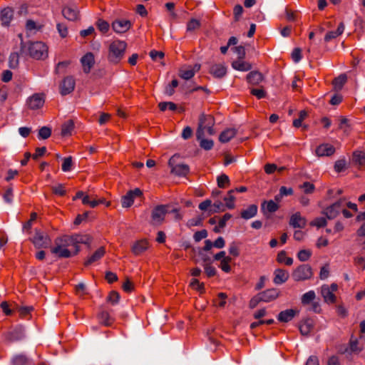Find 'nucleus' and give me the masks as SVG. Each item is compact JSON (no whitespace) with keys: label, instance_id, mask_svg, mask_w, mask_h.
<instances>
[{"label":"nucleus","instance_id":"f3484780","mask_svg":"<svg viewBox=\"0 0 365 365\" xmlns=\"http://www.w3.org/2000/svg\"><path fill=\"white\" fill-rule=\"evenodd\" d=\"M289 223L294 228H304L307 225V220L302 217L300 212H297L291 216Z\"/></svg>","mask_w":365,"mask_h":365},{"label":"nucleus","instance_id":"338daca9","mask_svg":"<svg viewBox=\"0 0 365 365\" xmlns=\"http://www.w3.org/2000/svg\"><path fill=\"white\" fill-rule=\"evenodd\" d=\"M300 187L304 190V192L307 194H311L314 191L315 187L314 184L309 182H304Z\"/></svg>","mask_w":365,"mask_h":365},{"label":"nucleus","instance_id":"4c0bfd02","mask_svg":"<svg viewBox=\"0 0 365 365\" xmlns=\"http://www.w3.org/2000/svg\"><path fill=\"white\" fill-rule=\"evenodd\" d=\"M277 261L279 263H284L287 266H291L293 264V259L287 256V252L284 250L280 251L277 257Z\"/></svg>","mask_w":365,"mask_h":365},{"label":"nucleus","instance_id":"1a4fd4ad","mask_svg":"<svg viewBox=\"0 0 365 365\" xmlns=\"http://www.w3.org/2000/svg\"><path fill=\"white\" fill-rule=\"evenodd\" d=\"M168 205H160L154 207L152 211L151 218L152 224L159 225L164 221L165 217L168 213Z\"/></svg>","mask_w":365,"mask_h":365},{"label":"nucleus","instance_id":"c756f323","mask_svg":"<svg viewBox=\"0 0 365 365\" xmlns=\"http://www.w3.org/2000/svg\"><path fill=\"white\" fill-rule=\"evenodd\" d=\"M257 209L256 205H250L247 209L241 211L240 216L245 220H249L257 215Z\"/></svg>","mask_w":365,"mask_h":365},{"label":"nucleus","instance_id":"774afa93","mask_svg":"<svg viewBox=\"0 0 365 365\" xmlns=\"http://www.w3.org/2000/svg\"><path fill=\"white\" fill-rule=\"evenodd\" d=\"M354 265L361 269V270L365 269V258L363 257H356L354 259Z\"/></svg>","mask_w":365,"mask_h":365},{"label":"nucleus","instance_id":"f704fd0d","mask_svg":"<svg viewBox=\"0 0 365 365\" xmlns=\"http://www.w3.org/2000/svg\"><path fill=\"white\" fill-rule=\"evenodd\" d=\"M279 209V205L277 202L273 200L264 201L262 204V210L264 212L267 211L268 212L272 213L276 212Z\"/></svg>","mask_w":365,"mask_h":365},{"label":"nucleus","instance_id":"aec40b11","mask_svg":"<svg viewBox=\"0 0 365 365\" xmlns=\"http://www.w3.org/2000/svg\"><path fill=\"white\" fill-rule=\"evenodd\" d=\"M259 294L262 302H269L278 297L279 292L277 289H269L259 293Z\"/></svg>","mask_w":365,"mask_h":365},{"label":"nucleus","instance_id":"6ab92c4d","mask_svg":"<svg viewBox=\"0 0 365 365\" xmlns=\"http://www.w3.org/2000/svg\"><path fill=\"white\" fill-rule=\"evenodd\" d=\"M13 17L14 10L11 8L6 7L1 11L0 19L3 26H9Z\"/></svg>","mask_w":365,"mask_h":365},{"label":"nucleus","instance_id":"603ef678","mask_svg":"<svg viewBox=\"0 0 365 365\" xmlns=\"http://www.w3.org/2000/svg\"><path fill=\"white\" fill-rule=\"evenodd\" d=\"M312 251L309 250H302L297 254V257L301 262H306L312 256Z\"/></svg>","mask_w":365,"mask_h":365},{"label":"nucleus","instance_id":"37998d69","mask_svg":"<svg viewBox=\"0 0 365 365\" xmlns=\"http://www.w3.org/2000/svg\"><path fill=\"white\" fill-rule=\"evenodd\" d=\"M195 71L190 69V67L188 68H181L179 71L180 77L185 80L191 79L195 76Z\"/></svg>","mask_w":365,"mask_h":365},{"label":"nucleus","instance_id":"bb28decb","mask_svg":"<svg viewBox=\"0 0 365 365\" xmlns=\"http://www.w3.org/2000/svg\"><path fill=\"white\" fill-rule=\"evenodd\" d=\"M98 318L99 322L106 327L110 326L114 322V319L110 317V313L106 310L101 311L98 314Z\"/></svg>","mask_w":365,"mask_h":365},{"label":"nucleus","instance_id":"f03ea898","mask_svg":"<svg viewBox=\"0 0 365 365\" xmlns=\"http://www.w3.org/2000/svg\"><path fill=\"white\" fill-rule=\"evenodd\" d=\"M70 246L71 244L68 235H63L55 239L51 252L60 258H68L72 256V252L68 249Z\"/></svg>","mask_w":365,"mask_h":365},{"label":"nucleus","instance_id":"de8ad7c7","mask_svg":"<svg viewBox=\"0 0 365 365\" xmlns=\"http://www.w3.org/2000/svg\"><path fill=\"white\" fill-rule=\"evenodd\" d=\"M217 186L220 188H225L230 185L229 177L225 174H222L217 178Z\"/></svg>","mask_w":365,"mask_h":365},{"label":"nucleus","instance_id":"423d86ee","mask_svg":"<svg viewBox=\"0 0 365 365\" xmlns=\"http://www.w3.org/2000/svg\"><path fill=\"white\" fill-rule=\"evenodd\" d=\"M344 207V200L343 199H340L324 209L322 213L324 215L327 219L332 220L336 218L339 215L342 207Z\"/></svg>","mask_w":365,"mask_h":365},{"label":"nucleus","instance_id":"e433bc0d","mask_svg":"<svg viewBox=\"0 0 365 365\" xmlns=\"http://www.w3.org/2000/svg\"><path fill=\"white\" fill-rule=\"evenodd\" d=\"M74 128V123L72 120H68L62 125L61 135H71Z\"/></svg>","mask_w":365,"mask_h":365},{"label":"nucleus","instance_id":"72a5a7b5","mask_svg":"<svg viewBox=\"0 0 365 365\" xmlns=\"http://www.w3.org/2000/svg\"><path fill=\"white\" fill-rule=\"evenodd\" d=\"M43 27V24H38L31 19H28L26 22L25 29L26 33H31L33 31H41Z\"/></svg>","mask_w":365,"mask_h":365},{"label":"nucleus","instance_id":"a878e982","mask_svg":"<svg viewBox=\"0 0 365 365\" xmlns=\"http://www.w3.org/2000/svg\"><path fill=\"white\" fill-rule=\"evenodd\" d=\"M24 336V331L21 328H16L6 334V339L9 342L21 340Z\"/></svg>","mask_w":365,"mask_h":365},{"label":"nucleus","instance_id":"69168bd1","mask_svg":"<svg viewBox=\"0 0 365 365\" xmlns=\"http://www.w3.org/2000/svg\"><path fill=\"white\" fill-rule=\"evenodd\" d=\"M190 286L197 291L202 292H205V285L203 283H200L198 279H192L190 282Z\"/></svg>","mask_w":365,"mask_h":365},{"label":"nucleus","instance_id":"20e7f679","mask_svg":"<svg viewBox=\"0 0 365 365\" xmlns=\"http://www.w3.org/2000/svg\"><path fill=\"white\" fill-rule=\"evenodd\" d=\"M214 119L211 115L202 114L199 118V125L197 130L196 135L197 139H201L204 136V132L206 130L208 134L213 135Z\"/></svg>","mask_w":365,"mask_h":365},{"label":"nucleus","instance_id":"5701e85b","mask_svg":"<svg viewBox=\"0 0 365 365\" xmlns=\"http://www.w3.org/2000/svg\"><path fill=\"white\" fill-rule=\"evenodd\" d=\"M169 165L171 166V173L179 176H185L190 171L189 166L185 164H178L173 166L171 160H169Z\"/></svg>","mask_w":365,"mask_h":365},{"label":"nucleus","instance_id":"680f3d73","mask_svg":"<svg viewBox=\"0 0 365 365\" xmlns=\"http://www.w3.org/2000/svg\"><path fill=\"white\" fill-rule=\"evenodd\" d=\"M250 93L258 99L265 98L267 94L266 91L263 88H252L251 89Z\"/></svg>","mask_w":365,"mask_h":365},{"label":"nucleus","instance_id":"e2e57ef3","mask_svg":"<svg viewBox=\"0 0 365 365\" xmlns=\"http://www.w3.org/2000/svg\"><path fill=\"white\" fill-rule=\"evenodd\" d=\"M204 269L208 277H214L217 273L215 267L207 263L204 264Z\"/></svg>","mask_w":365,"mask_h":365},{"label":"nucleus","instance_id":"58836bf2","mask_svg":"<svg viewBox=\"0 0 365 365\" xmlns=\"http://www.w3.org/2000/svg\"><path fill=\"white\" fill-rule=\"evenodd\" d=\"M234 190H230L228 191L227 195L224 197V201L225 202V206L228 209H234L235 208V197L234 196Z\"/></svg>","mask_w":365,"mask_h":365},{"label":"nucleus","instance_id":"0eeeda50","mask_svg":"<svg viewBox=\"0 0 365 365\" xmlns=\"http://www.w3.org/2000/svg\"><path fill=\"white\" fill-rule=\"evenodd\" d=\"M70 243L71 246L75 247V252L73 255H77L80 251L79 244L89 245L92 241V237L87 234H75L73 235H68Z\"/></svg>","mask_w":365,"mask_h":365},{"label":"nucleus","instance_id":"bf43d9fd","mask_svg":"<svg viewBox=\"0 0 365 365\" xmlns=\"http://www.w3.org/2000/svg\"><path fill=\"white\" fill-rule=\"evenodd\" d=\"M52 192L53 194L59 196H64L66 193V190L62 184L52 187Z\"/></svg>","mask_w":365,"mask_h":365},{"label":"nucleus","instance_id":"393cba45","mask_svg":"<svg viewBox=\"0 0 365 365\" xmlns=\"http://www.w3.org/2000/svg\"><path fill=\"white\" fill-rule=\"evenodd\" d=\"M210 73L215 78H222L227 73V68L223 64H214L210 68Z\"/></svg>","mask_w":365,"mask_h":365},{"label":"nucleus","instance_id":"ddd939ff","mask_svg":"<svg viewBox=\"0 0 365 365\" xmlns=\"http://www.w3.org/2000/svg\"><path fill=\"white\" fill-rule=\"evenodd\" d=\"M335 148L329 143H322L318 145L315 150V154L318 157L331 156L334 154Z\"/></svg>","mask_w":365,"mask_h":365},{"label":"nucleus","instance_id":"473e14b6","mask_svg":"<svg viewBox=\"0 0 365 365\" xmlns=\"http://www.w3.org/2000/svg\"><path fill=\"white\" fill-rule=\"evenodd\" d=\"M232 66L234 69L240 71H247L252 68V65L250 63L244 61L241 59L233 61Z\"/></svg>","mask_w":365,"mask_h":365},{"label":"nucleus","instance_id":"dca6fc26","mask_svg":"<svg viewBox=\"0 0 365 365\" xmlns=\"http://www.w3.org/2000/svg\"><path fill=\"white\" fill-rule=\"evenodd\" d=\"M83 71L88 73L95 63L94 55L91 52L86 53L81 59Z\"/></svg>","mask_w":365,"mask_h":365},{"label":"nucleus","instance_id":"f8f14e48","mask_svg":"<svg viewBox=\"0 0 365 365\" xmlns=\"http://www.w3.org/2000/svg\"><path fill=\"white\" fill-rule=\"evenodd\" d=\"M76 81L72 76L65 77L59 86L60 93L66 96L71 93L75 88Z\"/></svg>","mask_w":365,"mask_h":365},{"label":"nucleus","instance_id":"a18cd8bd","mask_svg":"<svg viewBox=\"0 0 365 365\" xmlns=\"http://www.w3.org/2000/svg\"><path fill=\"white\" fill-rule=\"evenodd\" d=\"M232 261V258L230 257H227L226 258L222 259L220 261V264L219 265L220 268L225 272L229 273L231 271V267L230 263Z\"/></svg>","mask_w":365,"mask_h":365},{"label":"nucleus","instance_id":"6e6d98bb","mask_svg":"<svg viewBox=\"0 0 365 365\" xmlns=\"http://www.w3.org/2000/svg\"><path fill=\"white\" fill-rule=\"evenodd\" d=\"M198 140H200V145L202 148L206 150H209L212 148L214 143L212 140L205 139L203 137Z\"/></svg>","mask_w":365,"mask_h":365},{"label":"nucleus","instance_id":"8fccbe9b","mask_svg":"<svg viewBox=\"0 0 365 365\" xmlns=\"http://www.w3.org/2000/svg\"><path fill=\"white\" fill-rule=\"evenodd\" d=\"M200 26L201 23L199 20L195 19H191L187 24V31L191 32L200 29Z\"/></svg>","mask_w":365,"mask_h":365},{"label":"nucleus","instance_id":"2f4dec72","mask_svg":"<svg viewBox=\"0 0 365 365\" xmlns=\"http://www.w3.org/2000/svg\"><path fill=\"white\" fill-rule=\"evenodd\" d=\"M236 133L237 131L234 128L226 129L221 133L219 140L222 143H227L235 136Z\"/></svg>","mask_w":365,"mask_h":365},{"label":"nucleus","instance_id":"9d476101","mask_svg":"<svg viewBox=\"0 0 365 365\" xmlns=\"http://www.w3.org/2000/svg\"><path fill=\"white\" fill-rule=\"evenodd\" d=\"M32 242L37 248L47 247L51 244V239L48 235L36 230L32 239Z\"/></svg>","mask_w":365,"mask_h":365},{"label":"nucleus","instance_id":"5fc2aeb1","mask_svg":"<svg viewBox=\"0 0 365 365\" xmlns=\"http://www.w3.org/2000/svg\"><path fill=\"white\" fill-rule=\"evenodd\" d=\"M346 169V161L345 159H339L335 162L334 170L341 173Z\"/></svg>","mask_w":365,"mask_h":365},{"label":"nucleus","instance_id":"cd10ccee","mask_svg":"<svg viewBox=\"0 0 365 365\" xmlns=\"http://www.w3.org/2000/svg\"><path fill=\"white\" fill-rule=\"evenodd\" d=\"M297 312L292 309H286L279 312L277 319L281 322H289L296 315Z\"/></svg>","mask_w":365,"mask_h":365},{"label":"nucleus","instance_id":"a211bd4d","mask_svg":"<svg viewBox=\"0 0 365 365\" xmlns=\"http://www.w3.org/2000/svg\"><path fill=\"white\" fill-rule=\"evenodd\" d=\"M44 104V99L41 94H34L28 100V106L30 109L36 110Z\"/></svg>","mask_w":365,"mask_h":365},{"label":"nucleus","instance_id":"7c9ffc66","mask_svg":"<svg viewBox=\"0 0 365 365\" xmlns=\"http://www.w3.org/2000/svg\"><path fill=\"white\" fill-rule=\"evenodd\" d=\"M63 16L69 21H75L78 17V12L77 10L70 7L66 6L62 10Z\"/></svg>","mask_w":365,"mask_h":365},{"label":"nucleus","instance_id":"49530a36","mask_svg":"<svg viewBox=\"0 0 365 365\" xmlns=\"http://www.w3.org/2000/svg\"><path fill=\"white\" fill-rule=\"evenodd\" d=\"M158 108L160 111H165L167 109L174 111L177 109V105L173 102H160L158 104Z\"/></svg>","mask_w":365,"mask_h":365},{"label":"nucleus","instance_id":"4468645a","mask_svg":"<svg viewBox=\"0 0 365 365\" xmlns=\"http://www.w3.org/2000/svg\"><path fill=\"white\" fill-rule=\"evenodd\" d=\"M150 247L148 240L141 239L135 241L131 247V251L135 255H140L145 252Z\"/></svg>","mask_w":365,"mask_h":365},{"label":"nucleus","instance_id":"c03bdc74","mask_svg":"<svg viewBox=\"0 0 365 365\" xmlns=\"http://www.w3.org/2000/svg\"><path fill=\"white\" fill-rule=\"evenodd\" d=\"M96 26L97 29L103 34H106L110 29L109 24L102 19H98L96 23Z\"/></svg>","mask_w":365,"mask_h":365},{"label":"nucleus","instance_id":"f257e3e1","mask_svg":"<svg viewBox=\"0 0 365 365\" xmlns=\"http://www.w3.org/2000/svg\"><path fill=\"white\" fill-rule=\"evenodd\" d=\"M127 43L121 40L113 41L108 46V60L114 64L118 63L124 57Z\"/></svg>","mask_w":365,"mask_h":365},{"label":"nucleus","instance_id":"7ed1b4c3","mask_svg":"<svg viewBox=\"0 0 365 365\" xmlns=\"http://www.w3.org/2000/svg\"><path fill=\"white\" fill-rule=\"evenodd\" d=\"M29 55L36 60H44L48 57V46L42 41L29 42Z\"/></svg>","mask_w":365,"mask_h":365},{"label":"nucleus","instance_id":"c9c22d12","mask_svg":"<svg viewBox=\"0 0 365 365\" xmlns=\"http://www.w3.org/2000/svg\"><path fill=\"white\" fill-rule=\"evenodd\" d=\"M346 81L347 77L346 74H341L338 77L335 78L332 81L334 90L340 91L346 83Z\"/></svg>","mask_w":365,"mask_h":365},{"label":"nucleus","instance_id":"79ce46f5","mask_svg":"<svg viewBox=\"0 0 365 365\" xmlns=\"http://www.w3.org/2000/svg\"><path fill=\"white\" fill-rule=\"evenodd\" d=\"M19 64V55L17 52H13L10 54L9 58V66L15 69L18 68Z\"/></svg>","mask_w":365,"mask_h":365},{"label":"nucleus","instance_id":"c85d7f7f","mask_svg":"<svg viewBox=\"0 0 365 365\" xmlns=\"http://www.w3.org/2000/svg\"><path fill=\"white\" fill-rule=\"evenodd\" d=\"M344 31V24L343 22H341L338 27L336 31H328L325 36H324V41L326 42H329L331 40L336 38L339 36L341 35Z\"/></svg>","mask_w":365,"mask_h":365},{"label":"nucleus","instance_id":"b1692460","mask_svg":"<svg viewBox=\"0 0 365 365\" xmlns=\"http://www.w3.org/2000/svg\"><path fill=\"white\" fill-rule=\"evenodd\" d=\"M247 81L249 83L257 86L264 80L263 75L259 71H251L247 75Z\"/></svg>","mask_w":365,"mask_h":365},{"label":"nucleus","instance_id":"9b49d317","mask_svg":"<svg viewBox=\"0 0 365 365\" xmlns=\"http://www.w3.org/2000/svg\"><path fill=\"white\" fill-rule=\"evenodd\" d=\"M143 192L140 189L135 188L133 190L128 191L126 195L121 198V205L123 207H130L134 202V199L140 197Z\"/></svg>","mask_w":365,"mask_h":365},{"label":"nucleus","instance_id":"4d7b16f0","mask_svg":"<svg viewBox=\"0 0 365 365\" xmlns=\"http://www.w3.org/2000/svg\"><path fill=\"white\" fill-rule=\"evenodd\" d=\"M119 299V293L115 291H111L107 297V302L111 303L112 304H115L118 302Z\"/></svg>","mask_w":365,"mask_h":365},{"label":"nucleus","instance_id":"6e6552de","mask_svg":"<svg viewBox=\"0 0 365 365\" xmlns=\"http://www.w3.org/2000/svg\"><path fill=\"white\" fill-rule=\"evenodd\" d=\"M338 289V285L332 283L331 285L324 284L321 287V294L326 303L334 304L336 302V297L334 292Z\"/></svg>","mask_w":365,"mask_h":365},{"label":"nucleus","instance_id":"0e129e2a","mask_svg":"<svg viewBox=\"0 0 365 365\" xmlns=\"http://www.w3.org/2000/svg\"><path fill=\"white\" fill-rule=\"evenodd\" d=\"M27 358L24 355L16 356L13 360L14 365H26L27 364Z\"/></svg>","mask_w":365,"mask_h":365},{"label":"nucleus","instance_id":"4be33fe9","mask_svg":"<svg viewBox=\"0 0 365 365\" xmlns=\"http://www.w3.org/2000/svg\"><path fill=\"white\" fill-rule=\"evenodd\" d=\"M274 279L273 282L276 284H281L284 283L289 279V272L282 269H277L274 272Z\"/></svg>","mask_w":365,"mask_h":365},{"label":"nucleus","instance_id":"052dcab7","mask_svg":"<svg viewBox=\"0 0 365 365\" xmlns=\"http://www.w3.org/2000/svg\"><path fill=\"white\" fill-rule=\"evenodd\" d=\"M178 80L173 79L171 83L166 87L165 93L168 96H172L175 93V88L178 87Z\"/></svg>","mask_w":365,"mask_h":365},{"label":"nucleus","instance_id":"a19ab883","mask_svg":"<svg viewBox=\"0 0 365 365\" xmlns=\"http://www.w3.org/2000/svg\"><path fill=\"white\" fill-rule=\"evenodd\" d=\"M353 160L359 166H365V153L362 151H355L353 153Z\"/></svg>","mask_w":365,"mask_h":365},{"label":"nucleus","instance_id":"09e8293b","mask_svg":"<svg viewBox=\"0 0 365 365\" xmlns=\"http://www.w3.org/2000/svg\"><path fill=\"white\" fill-rule=\"evenodd\" d=\"M316 297L315 292L312 290L309 291L304 294L302 297V303L303 304H308L312 302Z\"/></svg>","mask_w":365,"mask_h":365},{"label":"nucleus","instance_id":"2eb2a0df","mask_svg":"<svg viewBox=\"0 0 365 365\" xmlns=\"http://www.w3.org/2000/svg\"><path fill=\"white\" fill-rule=\"evenodd\" d=\"M131 26V22L125 19H118L112 23V28L113 31L118 34L126 32L130 29Z\"/></svg>","mask_w":365,"mask_h":365},{"label":"nucleus","instance_id":"39448f33","mask_svg":"<svg viewBox=\"0 0 365 365\" xmlns=\"http://www.w3.org/2000/svg\"><path fill=\"white\" fill-rule=\"evenodd\" d=\"M292 276L297 282L309 279L313 276L312 269L309 264H301L293 271Z\"/></svg>","mask_w":365,"mask_h":365},{"label":"nucleus","instance_id":"ea45409f","mask_svg":"<svg viewBox=\"0 0 365 365\" xmlns=\"http://www.w3.org/2000/svg\"><path fill=\"white\" fill-rule=\"evenodd\" d=\"M313 328V324L311 320L307 319L304 321L299 326V331L302 335H307L310 333Z\"/></svg>","mask_w":365,"mask_h":365},{"label":"nucleus","instance_id":"412c9836","mask_svg":"<svg viewBox=\"0 0 365 365\" xmlns=\"http://www.w3.org/2000/svg\"><path fill=\"white\" fill-rule=\"evenodd\" d=\"M106 254V249L104 247H99L94 253H93L88 259L84 262L85 266H88L93 263L101 259Z\"/></svg>","mask_w":365,"mask_h":365},{"label":"nucleus","instance_id":"13d9d810","mask_svg":"<svg viewBox=\"0 0 365 365\" xmlns=\"http://www.w3.org/2000/svg\"><path fill=\"white\" fill-rule=\"evenodd\" d=\"M73 165L72 157L69 156L63 159L62 164V170L64 172H68L71 170Z\"/></svg>","mask_w":365,"mask_h":365},{"label":"nucleus","instance_id":"864d4df0","mask_svg":"<svg viewBox=\"0 0 365 365\" xmlns=\"http://www.w3.org/2000/svg\"><path fill=\"white\" fill-rule=\"evenodd\" d=\"M327 222L325 217H316L310 222L311 226H314L318 228L324 227L327 225Z\"/></svg>","mask_w":365,"mask_h":365},{"label":"nucleus","instance_id":"3c124183","mask_svg":"<svg viewBox=\"0 0 365 365\" xmlns=\"http://www.w3.org/2000/svg\"><path fill=\"white\" fill-rule=\"evenodd\" d=\"M51 135V130L50 128L43 126L38 130V137L39 139H48Z\"/></svg>","mask_w":365,"mask_h":365}]
</instances>
